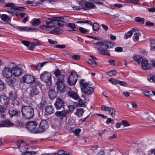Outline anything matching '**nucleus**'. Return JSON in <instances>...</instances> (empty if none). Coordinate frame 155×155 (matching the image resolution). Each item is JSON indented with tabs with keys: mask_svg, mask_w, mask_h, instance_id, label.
Listing matches in <instances>:
<instances>
[{
	"mask_svg": "<svg viewBox=\"0 0 155 155\" xmlns=\"http://www.w3.org/2000/svg\"><path fill=\"white\" fill-rule=\"evenodd\" d=\"M143 116L144 117H146L147 119L148 120L151 121H154V120L153 118H151V119L150 118V117H151L147 112L145 113L143 115Z\"/></svg>",
	"mask_w": 155,
	"mask_h": 155,
	"instance_id": "nucleus-50",
	"label": "nucleus"
},
{
	"mask_svg": "<svg viewBox=\"0 0 155 155\" xmlns=\"http://www.w3.org/2000/svg\"><path fill=\"white\" fill-rule=\"evenodd\" d=\"M40 23V20L39 19H37L34 20L31 24L33 26H37L39 25Z\"/></svg>",
	"mask_w": 155,
	"mask_h": 155,
	"instance_id": "nucleus-48",
	"label": "nucleus"
},
{
	"mask_svg": "<svg viewBox=\"0 0 155 155\" xmlns=\"http://www.w3.org/2000/svg\"><path fill=\"white\" fill-rule=\"evenodd\" d=\"M132 32L133 35V40L135 42L138 41L139 37L140 35L139 30L136 29H133L132 30Z\"/></svg>",
	"mask_w": 155,
	"mask_h": 155,
	"instance_id": "nucleus-18",
	"label": "nucleus"
},
{
	"mask_svg": "<svg viewBox=\"0 0 155 155\" xmlns=\"http://www.w3.org/2000/svg\"><path fill=\"white\" fill-rule=\"evenodd\" d=\"M113 45V44L112 42H108L106 43V45H105V48L106 49H107L111 48Z\"/></svg>",
	"mask_w": 155,
	"mask_h": 155,
	"instance_id": "nucleus-56",
	"label": "nucleus"
},
{
	"mask_svg": "<svg viewBox=\"0 0 155 155\" xmlns=\"http://www.w3.org/2000/svg\"><path fill=\"white\" fill-rule=\"evenodd\" d=\"M97 49L99 53L101 54L107 55H110L109 52L107 50L104 49V48H97Z\"/></svg>",
	"mask_w": 155,
	"mask_h": 155,
	"instance_id": "nucleus-27",
	"label": "nucleus"
},
{
	"mask_svg": "<svg viewBox=\"0 0 155 155\" xmlns=\"http://www.w3.org/2000/svg\"><path fill=\"white\" fill-rule=\"evenodd\" d=\"M7 84L10 87H13L18 84V82L14 78H9L8 80Z\"/></svg>",
	"mask_w": 155,
	"mask_h": 155,
	"instance_id": "nucleus-23",
	"label": "nucleus"
},
{
	"mask_svg": "<svg viewBox=\"0 0 155 155\" xmlns=\"http://www.w3.org/2000/svg\"><path fill=\"white\" fill-rule=\"evenodd\" d=\"M55 155H70L69 153H65L64 151L63 150H58L54 153Z\"/></svg>",
	"mask_w": 155,
	"mask_h": 155,
	"instance_id": "nucleus-34",
	"label": "nucleus"
},
{
	"mask_svg": "<svg viewBox=\"0 0 155 155\" xmlns=\"http://www.w3.org/2000/svg\"><path fill=\"white\" fill-rule=\"evenodd\" d=\"M133 34L132 30L131 31H129L125 34L126 38L127 39L131 37Z\"/></svg>",
	"mask_w": 155,
	"mask_h": 155,
	"instance_id": "nucleus-57",
	"label": "nucleus"
},
{
	"mask_svg": "<svg viewBox=\"0 0 155 155\" xmlns=\"http://www.w3.org/2000/svg\"><path fill=\"white\" fill-rule=\"evenodd\" d=\"M12 70L13 75L15 76H18L20 75L22 73L21 68L18 65L15 67H13Z\"/></svg>",
	"mask_w": 155,
	"mask_h": 155,
	"instance_id": "nucleus-15",
	"label": "nucleus"
},
{
	"mask_svg": "<svg viewBox=\"0 0 155 155\" xmlns=\"http://www.w3.org/2000/svg\"><path fill=\"white\" fill-rule=\"evenodd\" d=\"M14 125V124L9 120H0V127H9Z\"/></svg>",
	"mask_w": 155,
	"mask_h": 155,
	"instance_id": "nucleus-17",
	"label": "nucleus"
},
{
	"mask_svg": "<svg viewBox=\"0 0 155 155\" xmlns=\"http://www.w3.org/2000/svg\"><path fill=\"white\" fill-rule=\"evenodd\" d=\"M117 84L123 86H126L127 85V84L126 82L119 80L118 81Z\"/></svg>",
	"mask_w": 155,
	"mask_h": 155,
	"instance_id": "nucleus-60",
	"label": "nucleus"
},
{
	"mask_svg": "<svg viewBox=\"0 0 155 155\" xmlns=\"http://www.w3.org/2000/svg\"><path fill=\"white\" fill-rule=\"evenodd\" d=\"M21 111L23 116L27 119L31 118L34 115V109L30 106H22L21 108Z\"/></svg>",
	"mask_w": 155,
	"mask_h": 155,
	"instance_id": "nucleus-4",
	"label": "nucleus"
},
{
	"mask_svg": "<svg viewBox=\"0 0 155 155\" xmlns=\"http://www.w3.org/2000/svg\"><path fill=\"white\" fill-rule=\"evenodd\" d=\"M49 98L51 99H53L56 97V94L54 90L52 89H50L48 93Z\"/></svg>",
	"mask_w": 155,
	"mask_h": 155,
	"instance_id": "nucleus-28",
	"label": "nucleus"
},
{
	"mask_svg": "<svg viewBox=\"0 0 155 155\" xmlns=\"http://www.w3.org/2000/svg\"><path fill=\"white\" fill-rule=\"evenodd\" d=\"M108 81L111 82L112 84L115 85L117 84L118 80H116L114 79L111 78L108 80Z\"/></svg>",
	"mask_w": 155,
	"mask_h": 155,
	"instance_id": "nucleus-55",
	"label": "nucleus"
},
{
	"mask_svg": "<svg viewBox=\"0 0 155 155\" xmlns=\"http://www.w3.org/2000/svg\"><path fill=\"white\" fill-rule=\"evenodd\" d=\"M92 27L93 31H96L99 29V26L96 23H94L92 25Z\"/></svg>",
	"mask_w": 155,
	"mask_h": 155,
	"instance_id": "nucleus-42",
	"label": "nucleus"
},
{
	"mask_svg": "<svg viewBox=\"0 0 155 155\" xmlns=\"http://www.w3.org/2000/svg\"><path fill=\"white\" fill-rule=\"evenodd\" d=\"M54 108L51 105H48L45 107V114L46 115L52 114L54 113Z\"/></svg>",
	"mask_w": 155,
	"mask_h": 155,
	"instance_id": "nucleus-19",
	"label": "nucleus"
},
{
	"mask_svg": "<svg viewBox=\"0 0 155 155\" xmlns=\"http://www.w3.org/2000/svg\"><path fill=\"white\" fill-rule=\"evenodd\" d=\"M141 66L142 68L144 70L151 69L152 68V65L148 63L147 60H142L141 62Z\"/></svg>",
	"mask_w": 155,
	"mask_h": 155,
	"instance_id": "nucleus-14",
	"label": "nucleus"
},
{
	"mask_svg": "<svg viewBox=\"0 0 155 155\" xmlns=\"http://www.w3.org/2000/svg\"><path fill=\"white\" fill-rule=\"evenodd\" d=\"M67 114V112H66L64 109V110L61 111H57L54 114L55 116L59 118L61 120L62 119L63 117H65Z\"/></svg>",
	"mask_w": 155,
	"mask_h": 155,
	"instance_id": "nucleus-16",
	"label": "nucleus"
},
{
	"mask_svg": "<svg viewBox=\"0 0 155 155\" xmlns=\"http://www.w3.org/2000/svg\"><path fill=\"white\" fill-rule=\"evenodd\" d=\"M68 109L65 110L66 112H67V114L73 111L75 108L74 106L73 105H68Z\"/></svg>",
	"mask_w": 155,
	"mask_h": 155,
	"instance_id": "nucleus-37",
	"label": "nucleus"
},
{
	"mask_svg": "<svg viewBox=\"0 0 155 155\" xmlns=\"http://www.w3.org/2000/svg\"><path fill=\"white\" fill-rule=\"evenodd\" d=\"M1 19L5 22H8L11 21L10 17L8 16L7 15L3 14L1 15L0 17Z\"/></svg>",
	"mask_w": 155,
	"mask_h": 155,
	"instance_id": "nucleus-31",
	"label": "nucleus"
},
{
	"mask_svg": "<svg viewBox=\"0 0 155 155\" xmlns=\"http://www.w3.org/2000/svg\"><path fill=\"white\" fill-rule=\"evenodd\" d=\"M85 5V10H89L96 8V7L94 4L91 2H89L87 1H86V4Z\"/></svg>",
	"mask_w": 155,
	"mask_h": 155,
	"instance_id": "nucleus-22",
	"label": "nucleus"
},
{
	"mask_svg": "<svg viewBox=\"0 0 155 155\" xmlns=\"http://www.w3.org/2000/svg\"><path fill=\"white\" fill-rule=\"evenodd\" d=\"M20 80L22 83L25 82L27 84H31L35 81V78L31 75H26L21 78Z\"/></svg>",
	"mask_w": 155,
	"mask_h": 155,
	"instance_id": "nucleus-10",
	"label": "nucleus"
},
{
	"mask_svg": "<svg viewBox=\"0 0 155 155\" xmlns=\"http://www.w3.org/2000/svg\"><path fill=\"white\" fill-rule=\"evenodd\" d=\"M121 124L123 125H124V126L125 127L129 126L130 125L128 122L127 121L125 120H122L121 121Z\"/></svg>",
	"mask_w": 155,
	"mask_h": 155,
	"instance_id": "nucleus-63",
	"label": "nucleus"
},
{
	"mask_svg": "<svg viewBox=\"0 0 155 155\" xmlns=\"http://www.w3.org/2000/svg\"><path fill=\"white\" fill-rule=\"evenodd\" d=\"M67 26L71 29V30H69L70 31H75L76 26L75 25L72 23H68L67 25Z\"/></svg>",
	"mask_w": 155,
	"mask_h": 155,
	"instance_id": "nucleus-35",
	"label": "nucleus"
},
{
	"mask_svg": "<svg viewBox=\"0 0 155 155\" xmlns=\"http://www.w3.org/2000/svg\"><path fill=\"white\" fill-rule=\"evenodd\" d=\"M17 148L21 153L22 155H34L36 154L37 151H28V146L26 143L22 140H19L16 143Z\"/></svg>",
	"mask_w": 155,
	"mask_h": 155,
	"instance_id": "nucleus-1",
	"label": "nucleus"
},
{
	"mask_svg": "<svg viewBox=\"0 0 155 155\" xmlns=\"http://www.w3.org/2000/svg\"><path fill=\"white\" fill-rule=\"evenodd\" d=\"M151 50L152 51H154L155 50V42L154 40H150Z\"/></svg>",
	"mask_w": 155,
	"mask_h": 155,
	"instance_id": "nucleus-44",
	"label": "nucleus"
},
{
	"mask_svg": "<svg viewBox=\"0 0 155 155\" xmlns=\"http://www.w3.org/2000/svg\"><path fill=\"white\" fill-rule=\"evenodd\" d=\"M37 124V123L35 121H29L27 123L26 127L31 132L37 133V128H36Z\"/></svg>",
	"mask_w": 155,
	"mask_h": 155,
	"instance_id": "nucleus-8",
	"label": "nucleus"
},
{
	"mask_svg": "<svg viewBox=\"0 0 155 155\" xmlns=\"http://www.w3.org/2000/svg\"><path fill=\"white\" fill-rule=\"evenodd\" d=\"M57 0H40L35 3V5H39L41 4L43 2L45 1H47L49 2H51L52 1L55 2Z\"/></svg>",
	"mask_w": 155,
	"mask_h": 155,
	"instance_id": "nucleus-38",
	"label": "nucleus"
},
{
	"mask_svg": "<svg viewBox=\"0 0 155 155\" xmlns=\"http://www.w3.org/2000/svg\"><path fill=\"white\" fill-rule=\"evenodd\" d=\"M0 101L1 104L5 105H7L9 102V99L4 95H1L0 97Z\"/></svg>",
	"mask_w": 155,
	"mask_h": 155,
	"instance_id": "nucleus-20",
	"label": "nucleus"
},
{
	"mask_svg": "<svg viewBox=\"0 0 155 155\" xmlns=\"http://www.w3.org/2000/svg\"><path fill=\"white\" fill-rule=\"evenodd\" d=\"M87 63L90 64H93L94 66L97 65L96 62L94 60L91 59H89L88 60Z\"/></svg>",
	"mask_w": 155,
	"mask_h": 155,
	"instance_id": "nucleus-54",
	"label": "nucleus"
},
{
	"mask_svg": "<svg viewBox=\"0 0 155 155\" xmlns=\"http://www.w3.org/2000/svg\"><path fill=\"white\" fill-rule=\"evenodd\" d=\"M133 59L137 61L139 64L141 63L143 58L139 56L134 55L133 57Z\"/></svg>",
	"mask_w": 155,
	"mask_h": 155,
	"instance_id": "nucleus-39",
	"label": "nucleus"
},
{
	"mask_svg": "<svg viewBox=\"0 0 155 155\" xmlns=\"http://www.w3.org/2000/svg\"><path fill=\"white\" fill-rule=\"evenodd\" d=\"M56 77L58 78V79H60L61 76H64L61 74V72L58 69H57L54 72Z\"/></svg>",
	"mask_w": 155,
	"mask_h": 155,
	"instance_id": "nucleus-43",
	"label": "nucleus"
},
{
	"mask_svg": "<svg viewBox=\"0 0 155 155\" xmlns=\"http://www.w3.org/2000/svg\"><path fill=\"white\" fill-rule=\"evenodd\" d=\"M63 31V29L56 27L55 30L51 31H49V33L54 35L60 34L62 33Z\"/></svg>",
	"mask_w": 155,
	"mask_h": 155,
	"instance_id": "nucleus-30",
	"label": "nucleus"
},
{
	"mask_svg": "<svg viewBox=\"0 0 155 155\" xmlns=\"http://www.w3.org/2000/svg\"><path fill=\"white\" fill-rule=\"evenodd\" d=\"M78 78L77 72L75 71H72L69 76L68 82L70 85H74Z\"/></svg>",
	"mask_w": 155,
	"mask_h": 155,
	"instance_id": "nucleus-7",
	"label": "nucleus"
},
{
	"mask_svg": "<svg viewBox=\"0 0 155 155\" xmlns=\"http://www.w3.org/2000/svg\"><path fill=\"white\" fill-rule=\"evenodd\" d=\"M123 5L119 4H115L113 6H112V8L113 9L118 8L122 7Z\"/></svg>",
	"mask_w": 155,
	"mask_h": 155,
	"instance_id": "nucleus-52",
	"label": "nucleus"
},
{
	"mask_svg": "<svg viewBox=\"0 0 155 155\" xmlns=\"http://www.w3.org/2000/svg\"><path fill=\"white\" fill-rule=\"evenodd\" d=\"M68 18L69 20V17H54L51 18H48L45 20L46 25L47 26L51 23L57 25L59 27H63V25L66 24V22H64V21L67 19L66 18Z\"/></svg>",
	"mask_w": 155,
	"mask_h": 155,
	"instance_id": "nucleus-2",
	"label": "nucleus"
},
{
	"mask_svg": "<svg viewBox=\"0 0 155 155\" xmlns=\"http://www.w3.org/2000/svg\"><path fill=\"white\" fill-rule=\"evenodd\" d=\"M68 94L70 97L75 100L79 99V96L77 93L72 91H70L68 93Z\"/></svg>",
	"mask_w": 155,
	"mask_h": 155,
	"instance_id": "nucleus-26",
	"label": "nucleus"
},
{
	"mask_svg": "<svg viewBox=\"0 0 155 155\" xmlns=\"http://www.w3.org/2000/svg\"><path fill=\"white\" fill-rule=\"evenodd\" d=\"M48 126L45 120H42L41 121L39 127L37 128V133H41L45 131L48 128Z\"/></svg>",
	"mask_w": 155,
	"mask_h": 155,
	"instance_id": "nucleus-11",
	"label": "nucleus"
},
{
	"mask_svg": "<svg viewBox=\"0 0 155 155\" xmlns=\"http://www.w3.org/2000/svg\"><path fill=\"white\" fill-rule=\"evenodd\" d=\"M80 84L82 91L85 94L88 95H91L94 92V90L92 87L89 85L91 84L86 82L84 79H81L80 81Z\"/></svg>",
	"mask_w": 155,
	"mask_h": 155,
	"instance_id": "nucleus-3",
	"label": "nucleus"
},
{
	"mask_svg": "<svg viewBox=\"0 0 155 155\" xmlns=\"http://www.w3.org/2000/svg\"><path fill=\"white\" fill-rule=\"evenodd\" d=\"M116 71L115 70L109 71L107 72V74L110 77H112L116 74Z\"/></svg>",
	"mask_w": 155,
	"mask_h": 155,
	"instance_id": "nucleus-51",
	"label": "nucleus"
},
{
	"mask_svg": "<svg viewBox=\"0 0 155 155\" xmlns=\"http://www.w3.org/2000/svg\"><path fill=\"white\" fill-rule=\"evenodd\" d=\"M9 114L11 117L14 116H18L20 114V111L15 110L13 109L9 110L8 112Z\"/></svg>",
	"mask_w": 155,
	"mask_h": 155,
	"instance_id": "nucleus-29",
	"label": "nucleus"
},
{
	"mask_svg": "<svg viewBox=\"0 0 155 155\" xmlns=\"http://www.w3.org/2000/svg\"><path fill=\"white\" fill-rule=\"evenodd\" d=\"M60 79L56 81L57 88L61 93L64 92L65 90V85L64 83V76H61Z\"/></svg>",
	"mask_w": 155,
	"mask_h": 155,
	"instance_id": "nucleus-6",
	"label": "nucleus"
},
{
	"mask_svg": "<svg viewBox=\"0 0 155 155\" xmlns=\"http://www.w3.org/2000/svg\"><path fill=\"white\" fill-rule=\"evenodd\" d=\"M86 1H84L80 2H79L80 6H74L73 7V9H77L78 10H80L81 9H83L84 10H85Z\"/></svg>",
	"mask_w": 155,
	"mask_h": 155,
	"instance_id": "nucleus-24",
	"label": "nucleus"
},
{
	"mask_svg": "<svg viewBox=\"0 0 155 155\" xmlns=\"http://www.w3.org/2000/svg\"><path fill=\"white\" fill-rule=\"evenodd\" d=\"M17 29L20 31H36L38 30V29L36 28H30L29 27H17Z\"/></svg>",
	"mask_w": 155,
	"mask_h": 155,
	"instance_id": "nucleus-21",
	"label": "nucleus"
},
{
	"mask_svg": "<svg viewBox=\"0 0 155 155\" xmlns=\"http://www.w3.org/2000/svg\"><path fill=\"white\" fill-rule=\"evenodd\" d=\"M71 58L73 59L79 60L80 59V56L79 55H73L71 56Z\"/></svg>",
	"mask_w": 155,
	"mask_h": 155,
	"instance_id": "nucleus-59",
	"label": "nucleus"
},
{
	"mask_svg": "<svg viewBox=\"0 0 155 155\" xmlns=\"http://www.w3.org/2000/svg\"><path fill=\"white\" fill-rule=\"evenodd\" d=\"M135 21L140 24H143L144 23V19L139 17L136 18H135Z\"/></svg>",
	"mask_w": 155,
	"mask_h": 155,
	"instance_id": "nucleus-46",
	"label": "nucleus"
},
{
	"mask_svg": "<svg viewBox=\"0 0 155 155\" xmlns=\"http://www.w3.org/2000/svg\"><path fill=\"white\" fill-rule=\"evenodd\" d=\"M77 23H83V24H87L90 25L91 26L92 25V22L90 21L85 20V21H79L76 22Z\"/></svg>",
	"mask_w": 155,
	"mask_h": 155,
	"instance_id": "nucleus-47",
	"label": "nucleus"
},
{
	"mask_svg": "<svg viewBox=\"0 0 155 155\" xmlns=\"http://www.w3.org/2000/svg\"><path fill=\"white\" fill-rule=\"evenodd\" d=\"M6 109L2 106H0V113L2 117L4 118L5 116V113Z\"/></svg>",
	"mask_w": 155,
	"mask_h": 155,
	"instance_id": "nucleus-36",
	"label": "nucleus"
},
{
	"mask_svg": "<svg viewBox=\"0 0 155 155\" xmlns=\"http://www.w3.org/2000/svg\"><path fill=\"white\" fill-rule=\"evenodd\" d=\"M110 123L111 124H113L114 123V121L111 118H108L106 121V123L107 124H108Z\"/></svg>",
	"mask_w": 155,
	"mask_h": 155,
	"instance_id": "nucleus-62",
	"label": "nucleus"
},
{
	"mask_svg": "<svg viewBox=\"0 0 155 155\" xmlns=\"http://www.w3.org/2000/svg\"><path fill=\"white\" fill-rule=\"evenodd\" d=\"M4 88V83L2 81L0 80V91H3Z\"/></svg>",
	"mask_w": 155,
	"mask_h": 155,
	"instance_id": "nucleus-58",
	"label": "nucleus"
},
{
	"mask_svg": "<svg viewBox=\"0 0 155 155\" xmlns=\"http://www.w3.org/2000/svg\"><path fill=\"white\" fill-rule=\"evenodd\" d=\"M101 107L102 110H105L108 111L109 114L112 117H115L116 115V110L114 108L105 105H102Z\"/></svg>",
	"mask_w": 155,
	"mask_h": 155,
	"instance_id": "nucleus-13",
	"label": "nucleus"
},
{
	"mask_svg": "<svg viewBox=\"0 0 155 155\" xmlns=\"http://www.w3.org/2000/svg\"><path fill=\"white\" fill-rule=\"evenodd\" d=\"M12 103L13 105H18L19 104V99L17 97L12 100Z\"/></svg>",
	"mask_w": 155,
	"mask_h": 155,
	"instance_id": "nucleus-53",
	"label": "nucleus"
},
{
	"mask_svg": "<svg viewBox=\"0 0 155 155\" xmlns=\"http://www.w3.org/2000/svg\"><path fill=\"white\" fill-rule=\"evenodd\" d=\"M79 30L81 33L85 34H87L89 30V29H87L82 27H79Z\"/></svg>",
	"mask_w": 155,
	"mask_h": 155,
	"instance_id": "nucleus-41",
	"label": "nucleus"
},
{
	"mask_svg": "<svg viewBox=\"0 0 155 155\" xmlns=\"http://www.w3.org/2000/svg\"><path fill=\"white\" fill-rule=\"evenodd\" d=\"M7 12L9 14H10L12 15L13 16H16L18 17V12L16 11H12L10 10H8L7 11Z\"/></svg>",
	"mask_w": 155,
	"mask_h": 155,
	"instance_id": "nucleus-45",
	"label": "nucleus"
},
{
	"mask_svg": "<svg viewBox=\"0 0 155 155\" xmlns=\"http://www.w3.org/2000/svg\"><path fill=\"white\" fill-rule=\"evenodd\" d=\"M38 94L39 90L35 87H32L30 91L29 95L31 97L36 96Z\"/></svg>",
	"mask_w": 155,
	"mask_h": 155,
	"instance_id": "nucleus-25",
	"label": "nucleus"
},
{
	"mask_svg": "<svg viewBox=\"0 0 155 155\" xmlns=\"http://www.w3.org/2000/svg\"><path fill=\"white\" fill-rule=\"evenodd\" d=\"M38 45H39L38 42H37L36 43L33 42H30L28 47L30 50H32L35 48V47Z\"/></svg>",
	"mask_w": 155,
	"mask_h": 155,
	"instance_id": "nucleus-33",
	"label": "nucleus"
},
{
	"mask_svg": "<svg viewBox=\"0 0 155 155\" xmlns=\"http://www.w3.org/2000/svg\"><path fill=\"white\" fill-rule=\"evenodd\" d=\"M9 96V98L12 101L17 97L16 94L15 93L11 92H10Z\"/></svg>",
	"mask_w": 155,
	"mask_h": 155,
	"instance_id": "nucleus-40",
	"label": "nucleus"
},
{
	"mask_svg": "<svg viewBox=\"0 0 155 155\" xmlns=\"http://www.w3.org/2000/svg\"><path fill=\"white\" fill-rule=\"evenodd\" d=\"M54 106L57 110H59L63 108L64 109L65 102L61 98H57L54 103Z\"/></svg>",
	"mask_w": 155,
	"mask_h": 155,
	"instance_id": "nucleus-12",
	"label": "nucleus"
},
{
	"mask_svg": "<svg viewBox=\"0 0 155 155\" xmlns=\"http://www.w3.org/2000/svg\"><path fill=\"white\" fill-rule=\"evenodd\" d=\"M148 80L151 82L155 83V75H150L148 77Z\"/></svg>",
	"mask_w": 155,
	"mask_h": 155,
	"instance_id": "nucleus-49",
	"label": "nucleus"
},
{
	"mask_svg": "<svg viewBox=\"0 0 155 155\" xmlns=\"http://www.w3.org/2000/svg\"><path fill=\"white\" fill-rule=\"evenodd\" d=\"M84 111L82 108H78L76 109L75 114L77 115L78 117L81 116L84 113Z\"/></svg>",
	"mask_w": 155,
	"mask_h": 155,
	"instance_id": "nucleus-32",
	"label": "nucleus"
},
{
	"mask_svg": "<svg viewBox=\"0 0 155 155\" xmlns=\"http://www.w3.org/2000/svg\"><path fill=\"white\" fill-rule=\"evenodd\" d=\"M51 75L49 72L45 71L40 75V79L43 82H45L47 85H51L52 84Z\"/></svg>",
	"mask_w": 155,
	"mask_h": 155,
	"instance_id": "nucleus-5",
	"label": "nucleus"
},
{
	"mask_svg": "<svg viewBox=\"0 0 155 155\" xmlns=\"http://www.w3.org/2000/svg\"><path fill=\"white\" fill-rule=\"evenodd\" d=\"M2 73L4 78H10L13 75L12 70L9 67L5 66L2 71Z\"/></svg>",
	"mask_w": 155,
	"mask_h": 155,
	"instance_id": "nucleus-9",
	"label": "nucleus"
},
{
	"mask_svg": "<svg viewBox=\"0 0 155 155\" xmlns=\"http://www.w3.org/2000/svg\"><path fill=\"white\" fill-rule=\"evenodd\" d=\"M46 104V102L45 100H42L40 103V107L41 108V107H43Z\"/></svg>",
	"mask_w": 155,
	"mask_h": 155,
	"instance_id": "nucleus-64",
	"label": "nucleus"
},
{
	"mask_svg": "<svg viewBox=\"0 0 155 155\" xmlns=\"http://www.w3.org/2000/svg\"><path fill=\"white\" fill-rule=\"evenodd\" d=\"M81 130L80 129H76L73 132L75 135L78 136L79 135V134Z\"/></svg>",
	"mask_w": 155,
	"mask_h": 155,
	"instance_id": "nucleus-61",
	"label": "nucleus"
}]
</instances>
